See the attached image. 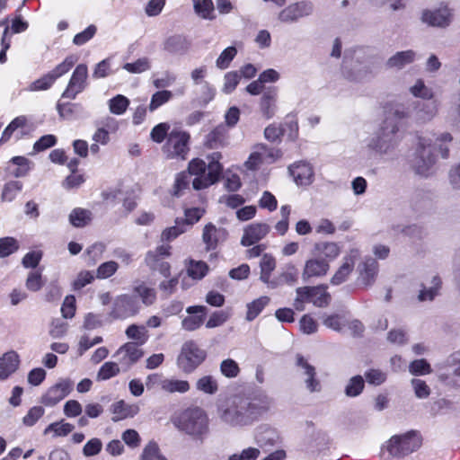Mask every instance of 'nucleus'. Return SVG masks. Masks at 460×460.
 <instances>
[{"instance_id":"obj_50","label":"nucleus","mask_w":460,"mask_h":460,"mask_svg":"<svg viewBox=\"0 0 460 460\" xmlns=\"http://www.w3.org/2000/svg\"><path fill=\"white\" fill-rule=\"evenodd\" d=\"M364 379L361 376H353L346 386L345 393L348 396L355 397L360 394L364 389Z\"/></svg>"},{"instance_id":"obj_20","label":"nucleus","mask_w":460,"mask_h":460,"mask_svg":"<svg viewBox=\"0 0 460 460\" xmlns=\"http://www.w3.org/2000/svg\"><path fill=\"white\" fill-rule=\"evenodd\" d=\"M186 312L190 315L182 320L181 326L186 331H194L203 323L207 307L204 305H192L189 306Z\"/></svg>"},{"instance_id":"obj_60","label":"nucleus","mask_w":460,"mask_h":460,"mask_svg":"<svg viewBox=\"0 0 460 460\" xmlns=\"http://www.w3.org/2000/svg\"><path fill=\"white\" fill-rule=\"evenodd\" d=\"M172 97V93L167 90L159 91L153 94L151 102L149 104V110L151 111L156 110L159 106L168 102Z\"/></svg>"},{"instance_id":"obj_12","label":"nucleus","mask_w":460,"mask_h":460,"mask_svg":"<svg viewBox=\"0 0 460 460\" xmlns=\"http://www.w3.org/2000/svg\"><path fill=\"white\" fill-rule=\"evenodd\" d=\"M73 389V384L70 380H61L50 386L42 395L40 402L47 406L52 407L66 397Z\"/></svg>"},{"instance_id":"obj_17","label":"nucleus","mask_w":460,"mask_h":460,"mask_svg":"<svg viewBox=\"0 0 460 460\" xmlns=\"http://www.w3.org/2000/svg\"><path fill=\"white\" fill-rule=\"evenodd\" d=\"M227 231L223 227H217L212 223L207 224L203 228L202 241L208 251L215 250L220 242L227 237Z\"/></svg>"},{"instance_id":"obj_64","label":"nucleus","mask_w":460,"mask_h":460,"mask_svg":"<svg viewBox=\"0 0 460 460\" xmlns=\"http://www.w3.org/2000/svg\"><path fill=\"white\" fill-rule=\"evenodd\" d=\"M260 454L261 452L258 448L248 447L243 449L239 454H233L232 456H229L228 460H256L259 457Z\"/></svg>"},{"instance_id":"obj_62","label":"nucleus","mask_w":460,"mask_h":460,"mask_svg":"<svg viewBox=\"0 0 460 460\" xmlns=\"http://www.w3.org/2000/svg\"><path fill=\"white\" fill-rule=\"evenodd\" d=\"M56 81V79L53 77V75L50 73H48L47 75H43L42 77L39 78L38 80L34 81L30 85L31 91H42L49 89L53 83Z\"/></svg>"},{"instance_id":"obj_10","label":"nucleus","mask_w":460,"mask_h":460,"mask_svg":"<svg viewBox=\"0 0 460 460\" xmlns=\"http://www.w3.org/2000/svg\"><path fill=\"white\" fill-rule=\"evenodd\" d=\"M206 357L207 353L199 347H182L177 364L181 371L190 374L205 360Z\"/></svg>"},{"instance_id":"obj_30","label":"nucleus","mask_w":460,"mask_h":460,"mask_svg":"<svg viewBox=\"0 0 460 460\" xmlns=\"http://www.w3.org/2000/svg\"><path fill=\"white\" fill-rule=\"evenodd\" d=\"M133 295L137 296V300L141 299V302L146 306L152 305L156 300V292L153 288L148 287L144 282H140L134 286Z\"/></svg>"},{"instance_id":"obj_43","label":"nucleus","mask_w":460,"mask_h":460,"mask_svg":"<svg viewBox=\"0 0 460 460\" xmlns=\"http://www.w3.org/2000/svg\"><path fill=\"white\" fill-rule=\"evenodd\" d=\"M270 298L268 296H261L247 305L246 318L249 321L253 320L261 312V310L268 305Z\"/></svg>"},{"instance_id":"obj_22","label":"nucleus","mask_w":460,"mask_h":460,"mask_svg":"<svg viewBox=\"0 0 460 460\" xmlns=\"http://www.w3.org/2000/svg\"><path fill=\"white\" fill-rule=\"evenodd\" d=\"M20 358L14 350H10L0 357V380L7 379L19 367Z\"/></svg>"},{"instance_id":"obj_56","label":"nucleus","mask_w":460,"mask_h":460,"mask_svg":"<svg viewBox=\"0 0 460 460\" xmlns=\"http://www.w3.org/2000/svg\"><path fill=\"white\" fill-rule=\"evenodd\" d=\"M241 79V75L238 71H231L224 76V86L223 92L226 93H231L238 85Z\"/></svg>"},{"instance_id":"obj_1","label":"nucleus","mask_w":460,"mask_h":460,"mask_svg":"<svg viewBox=\"0 0 460 460\" xmlns=\"http://www.w3.org/2000/svg\"><path fill=\"white\" fill-rule=\"evenodd\" d=\"M221 157L218 152L211 154L208 157L209 160L208 164L201 159H192L189 163L187 171L176 174L172 195L177 198L182 196L185 190H189L190 181L196 190L208 188L217 182L223 171V166L219 163Z\"/></svg>"},{"instance_id":"obj_18","label":"nucleus","mask_w":460,"mask_h":460,"mask_svg":"<svg viewBox=\"0 0 460 460\" xmlns=\"http://www.w3.org/2000/svg\"><path fill=\"white\" fill-rule=\"evenodd\" d=\"M288 171L297 185L307 186L313 182V167L305 162H298L288 167Z\"/></svg>"},{"instance_id":"obj_42","label":"nucleus","mask_w":460,"mask_h":460,"mask_svg":"<svg viewBox=\"0 0 460 460\" xmlns=\"http://www.w3.org/2000/svg\"><path fill=\"white\" fill-rule=\"evenodd\" d=\"M196 387L199 391L208 394H214L218 390L217 382L211 376L200 377L196 383Z\"/></svg>"},{"instance_id":"obj_52","label":"nucleus","mask_w":460,"mask_h":460,"mask_svg":"<svg viewBox=\"0 0 460 460\" xmlns=\"http://www.w3.org/2000/svg\"><path fill=\"white\" fill-rule=\"evenodd\" d=\"M409 370L414 376H423L432 372L430 365L424 358L413 360L409 366Z\"/></svg>"},{"instance_id":"obj_31","label":"nucleus","mask_w":460,"mask_h":460,"mask_svg":"<svg viewBox=\"0 0 460 460\" xmlns=\"http://www.w3.org/2000/svg\"><path fill=\"white\" fill-rule=\"evenodd\" d=\"M260 268H261L260 279L269 287L272 280V279H270L271 272L276 268L275 258L270 254L265 253L261 260Z\"/></svg>"},{"instance_id":"obj_40","label":"nucleus","mask_w":460,"mask_h":460,"mask_svg":"<svg viewBox=\"0 0 460 460\" xmlns=\"http://www.w3.org/2000/svg\"><path fill=\"white\" fill-rule=\"evenodd\" d=\"M111 412L113 414V421H119L133 416L131 413V407L126 404L122 400L116 402L111 405Z\"/></svg>"},{"instance_id":"obj_26","label":"nucleus","mask_w":460,"mask_h":460,"mask_svg":"<svg viewBox=\"0 0 460 460\" xmlns=\"http://www.w3.org/2000/svg\"><path fill=\"white\" fill-rule=\"evenodd\" d=\"M412 104L413 109L416 110V118L419 120H430L437 114V104L430 99L427 101H418Z\"/></svg>"},{"instance_id":"obj_27","label":"nucleus","mask_w":460,"mask_h":460,"mask_svg":"<svg viewBox=\"0 0 460 460\" xmlns=\"http://www.w3.org/2000/svg\"><path fill=\"white\" fill-rule=\"evenodd\" d=\"M296 365L305 369V374L307 376V379L305 380L306 387L311 392L318 391L320 383L315 378L316 373L314 367L300 354L296 356Z\"/></svg>"},{"instance_id":"obj_13","label":"nucleus","mask_w":460,"mask_h":460,"mask_svg":"<svg viewBox=\"0 0 460 460\" xmlns=\"http://www.w3.org/2000/svg\"><path fill=\"white\" fill-rule=\"evenodd\" d=\"M88 76L87 66L84 64L78 65L74 70L66 89L64 91L62 97L75 99L76 95L83 92L86 87V79Z\"/></svg>"},{"instance_id":"obj_21","label":"nucleus","mask_w":460,"mask_h":460,"mask_svg":"<svg viewBox=\"0 0 460 460\" xmlns=\"http://www.w3.org/2000/svg\"><path fill=\"white\" fill-rule=\"evenodd\" d=\"M190 47V41L186 37L175 34L168 37L163 43V49L172 55H184Z\"/></svg>"},{"instance_id":"obj_41","label":"nucleus","mask_w":460,"mask_h":460,"mask_svg":"<svg viewBox=\"0 0 460 460\" xmlns=\"http://www.w3.org/2000/svg\"><path fill=\"white\" fill-rule=\"evenodd\" d=\"M140 460H167L161 454L159 446L155 441H149L145 447Z\"/></svg>"},{"instance_id":"obj_23","label":"nucleus","mask_w":460,"mask_h":460,"mask_svg":"<svg viewBox=\"0 0 460 460\" xmlns=\"http://www.w3.org/2000/svg\"><path fill=\"white\" fill-rule=\"evenodd\" d=\"M278 98V88L275 86L268 87L264 90L260 102V108L262 114L270 119L276 111V102Z\"/></svg>"},{"instance_id":"obj_45","label":"nucleus","mask_w":460,"mask_h":460,"mask_svg":"<svg viewBox=\"0 0 460 460\" xmlns=\"http://www.w3.org/2000/svg\"><path fill=\"white\" fill-rule=\"evenodd\" d=\"M126 335L128 339L145 343L148 338V332L144 325L131 324L127 328Z\"/></svg>"},{"instance_id":"obj_9","label":"nucleus","mask_w":460,"mask_h":460,"mask_svg":"<svg viewBox=\"0 0 460 460\" xmlns=\"http://www.w3.org/2000/svg\"><path fill=\"white\" fill-rule=\"evenodd\" d=\"M140 308V303L137 296L123 294L114 300L111 316L116 319L131 317L138 314Z\"/></svg>"},{"instance_id":"obj_57","label":"nucleus","mask_w":460,"mask_h":460,"mask_svg":"<svg viewBox=\"0 0 460 460\" xmlns=\"http://www.w3.org/2000/svg\"><path fill=\"white\" fill-rule=\"evenodd\" d=\"M76 62V58L74 56L66 57V59L58 65L52 71L49 73L53 75L55 79H58V77L62 76L66 73H67L72 66Z\"/></svg>"},{"instance_id":"obj_36","label":"nucleus","mask_w":460,"mask_h":460,"mask_svg":"<svg viewBox=\"0 0 460 460\" xmlns=\"http://www.w3.org/2000/svg\"><path fill=\"white\" fill-rule=\"evenodd\" d=\"M453 137L449 133H442L438 136L435 139L433 147L434 150L438 149L443 159H447L449 156V145L451 144Z\"/></svg>"},{"instance_id":"obj_49","label":"nucleus","mask_w":460,"mask_h":460,"mask_svg":"<svg viewBox=\"0 0 460 460\" xmlns=\"http://www.w3.org/2000/svg\"><path fill=\"white\" fill-rule=\"evenodd\" d=\"M150 67V61L147 58H141L133 63H126L123 66V69L131 74H140L149 70Z\"/></svg>"},{"instance_id":"obj_59","label":"nucleus","mask_w":460,"mask_h":460,"mask_svg":"<svg viewBox=\"0 0 460 460\" xmlns=\"http://www.w3.org/2000/svg\"><path fill=\"white\" fill-rule=\"evenodd\" d=\"M220 370L225 376L229 378L237 376L240 372L238 364L230 358L222 361Z\"/></svg>"},{"instance_id":"obj_11","label":"nucleus","mask_w":460,"mask_h":460,"mask_svg":"<svg viewBox=\"0 0 460 460\" xmlns=\"http://www.w3.org/2000/svg\"><path fill=\"white\" fill-rule=\"evenodd\" d=\"M314 12V4L311 2L299 1L284 8L279 13V20L284 23H293L301 18L311 15Z\"/></svg>"},{"instance_id":"obj_29","label":"nucleus","mask_w":460,"mask_h":460,"mask_svg":"<svg viewBox=\"0 0 460 460\" xmlns=\"http://www.w3.org/2000/svg\"><path fill=\"white\" fill-rule=\"evenodd\" d=\"M297 269L294 265H288L284 271L271 280L269 288H276L284 284L293 285L297 281Z\"/></svg>"},{"instance_id":"obj_46","label":"nucleus","mask_w":460,"mask_h":460,"mask_svg":"<svg viewBox=\"0 0 460 460\" xmlns=\"http://www.w3.org/2000/svg\"><path fill=\"white\" fill-rule=\"evenodd\" d=\"M116 354H123L125 363L129 365L137 362L143 356V351L139 347H119Z\"/></svg>"},{"instance_id":"obj_33","label":"nucleus","mask_w":460,"mask_h":460,"mask_svg":"<svg viewBox=\"0 0 460 460\" xmlns=\"http://www.w3.org/2000/svg\"><path fill=\"white\" fill-rule=\"evenodd\" d=\"M196 13L206 20L215 19L214 4L212 0H193Z\"/></svg>"},{"instance_id":"obj_47","label":"nucleus","mask_w":460,"mask_h":460,"mask_svg":"<svg viewBox=\"0 0 460 460\" xmlns=\"http://www.w3.org/2000/svg\"><path fill=\"white\" fill-rule=\"evenodd\" d=\"M73 429L74 426L68 422H53L45 429L44 434L53 431L56 437H65L71 433Z\"/></svg>"},{"instance_id":"obj_48","label":"nucleus","mask_w":460,"mask_h":460,"mask_svg":"<svg viewBox=\"0 0 460 460\" xmlns=\"http://www.w3.org/2000/svg\"><path fill=\"white\" fill-rule=\"evenodd\" d=\"M237 54V49L235 47H228L225 49L219 57L216 60V66L219 69H226L229 66L231 61L234 58Z\"/></svg>"},{"instance_id":"obj_44","label":"nucleus","mask_w":460,"mask_h":460,"mask_svg":"<svg viewBox=\"0 0 460 460\" xmlns=\"http://www.w3.org/2000/svg\"><path fill=\"white\" fill-rule=\"evenodd\" d=\"M208 270V267L204 261H190L187 268L188 276L193 279H203Z\"/></svg>"},{"instance_id":"obj_63","label":"nucleus","mask_w":460,"mask_h":460,"mask_svg":"<svg viewBox=\"0 0 460 460\" xmlns=\"http://www.w3.org/2000/svg\"><path fill=\"white\" fill-rule=\"evenodd\" d=\"M366 380L368 384L380 385L386 380V375L380 369H369L365 373Z\"/></svg>"},{"instance_id":"obj_34","label":"nucleus","mask_w":460,"mask_h":460,"mask_svg":"<svg viewBox=\"0 0 460 460\" xmlns=\"http://www.w3.org/2000/svg\"><path fill=\"white\" fill-rule=\"evenodd\" d=\"M129 103V100L122 94H118L108 102L111 113L115 115H122L125 113Z\"/></svg>"},{"instance_id":"obj_55","label":"nucleus","mask_w":460,"mask_h":460,"mask_svg":"<svg viewBox=\"0 0 460 460\" xmlns=\"http://www.w3.org/2000/svg\"><path fill=\"white\" fill-rule=\"evenodd\" d=\"M45 410L41 406L31 407L26 415L22 418V423L27 427H31L44 415Z\"/></svg>"},{"instance_id":"obj_38","label":"nucleus","mask_w":460,"mask_h":460,"mask_svg":"<svg viewBox=\"0 0 460 460\" xmlns=\"http://www.w3.org/2000/svg\"><path fill=\"white\" fill-rule=\"evenodd\" d=\"M162 389L168 393H186L190 389V384L185 380L165 379L163 381Z\"/></svg>"},{"instance_id":"obj_4","label":"nucleus","mask_w":460,"mask_h":460,"mask_svg":"<svg viewBox=\"0 0 460 460\" xmlns=\"http://www.w3.org/2000/svg\"><path fill=\"white\" fill-rule=\"evenodd\" d=\"M401 140L399 126L392 118H385L377 135L369 143V147L381 155L394 153Z\"/></svg>"},{"instance_id":"obj_53","label":"nucleus","mask_w":460,"mask_h":460,"mask_svg":"<svg viewBox=\"0 0 460 460\" xmlns=\"http://www.w3.org/2000/svg\"><path fill=\"white\" fill-rule=\"evenodd\" d=\"M19 248L17 241L13 237H4L0 239V258H4Z\"/></svg>"},{"instance_id":"obj_16","label":"nucleus","mask_w":460,"mask_h":460,"mask_svg":"<svg viewBox=\"0 0 460 460\" xmlns=\"http://www.w3.org/2000/svg\"><path fill=\"white\" fill-rule=\"evenodd\" d=\"M329 270L330 263L327 261L315 256L305 261L302 272V279L304 281H308L312 278L324 277Z\"/></svg>"},{"instance_id":"obj_2","label":"nucleus","mask_w":460,"mask_h":460,"mask_svg":"<svg viewBox=\"0 0 460 460\" xmlns=\"http://www.w3.org/2000/svg\"><path fill=\"white\" fill-rule=\"evenodd\" d=\"M269 409L270 400L266 396L234 398L218 407V414L224 422L231 426H246L257 420Z\"/></svg>"},{"instance_id":"obj_54","label":"nucleus","mask_w":460,"mask_h":460,"mask_svg":"<svg viewBox=\"0 0 460 460\" xmlns=\"http://www.w3.org/2000/svg\"><path fill=\"white\" fill-rule=\"evenodd\" d=\"M323 324L336 332L345 333V320L338 314H332L324 317Z\"/></svg>"},{"instance_id":"obj_32","label":"nucleus","mask_w":460,"mask_h":460,"mask_svg":"<svg viewBox=\"0 0 460 460\" xmlns=\"http://www.w3.org/2000/svg\"><path fill=\"white\" fill-rule=\"evenodd\" d=\"M92 212L81 208H74L69 215V222L75 227L85 226L92 221Z\"/></svg>"},{"instance_id":"obj_8","label":"nucleus","mask_w":460,"mask_h":460,"mask_svg":"<svg viewBox=\"0 0 460 460\" xmlns=\"http://www.w3.org/2000/svg\"><path fill=\"white\" fill-rule=\"evenodd\" d=\"M325 285H319L315 287H301L297 288L296 303H313L317 307H324L330 304L331 296L326 291Z\"/></svg>"},{"instance_id":"obj_15","label":"nucleus","mask_w":460,"mask_h":460,"mask_svg":"<svg viewBox=\"0 0 460 460\" xmlns=\"http://www.w3.org/2000/svg\"><path fill=\"white\" fill-rule=\"evenodd\" d=\"M359 256V252L358 249H351L346 256L342 259V264L339 267V269L335 271L333 276L332 277L330 282L333 286H339L344 283L350 273L354 270L355 261Z\"/></svg>"},{"instance_id":"obj_3","label":"nucleus","mask_w":460,"mask_h":460,"mask_svg":"<svg viewBox=\"0 0 460 460\" xmlns=\"http://www.w3.org/2000/svg\"><path fill=\"white\" fill-rule=\"evenodd\" d=\"M172 422L179 430L202 442L209 434V419L204 409L190 406L176 412Z\"/></svg>"},{"instance_id":"obj_25","label":"nucleus","mask_w":460,"mask_h":460,"mask_svg":"<svg viewBox=\"0 0 460 460\" xmlns=\"http://www.w3.org/2000/svg\"><path fill=\"white\" fill-rule=\"evenodd\" d=\"M314 254L328 262L336 259L341 253V248L334 242H321L314 244Z\"/></svg>"},{"instance_id":"obj_24","label":"nucleus","mask_w":460,"mask_h":460,"mask_svg":"<svg viewBox=\"0 0 460 460\" xmlns=\"http://www.w3.org/2000/svg\"><path fill=\"white\" fill-rule=\"evenodd\" d=\"M415 58L416 52L411 49L399 51L387 59L385 66L389 69L401 70L406 66L413 63Z\"/></svg>"},{"instance_id":"obj_7","label":"nucleus","mask_w":460,"mask_h":460,"mask_svg":"<svg viewBox=\"0 0 460 460\" xmlns=\"http://www.w3.org/2000/svg\"><path fill=\"white\" fill-rule=\"evenodd\" d=\"M190 135L187 132L172 129L164 146V151L168 158L186 159L189 148Z\"/></svg>"},{"instance_id":"obj_39","label":"nucleus","mask_w":460,"mask_h":460,"mask_svg":"<svg viewBox=\"0 0 460 460\" xmlns=\"http://www.w3.org/2000/svg\"><path fill=\"white\" fill-rule=\"evenodd\" d=\"M22 183L19 181H11L4 184L1 195L3 201H12L22 190Z\"/></svg>"},{"instance_id":"obj_37","label":"nucleus","mask_w":460,"mask_h":460,"mask_svg":"<svg viewBox=\"0 0 460 460\" xmlns=\"http://www.w3.org/2000/svg\"><path fill=\"white\" fill-rule=\"evenodd\" d=\"M441 287V281L438 277H434L432 279V286L429 288L423 287L418 295L420 302L432 301L438 296V290Z\"/></svg>"},{"instance_id":"obj_28","label":"nucleus","mask_w":460,"mask_h":460,"mask_svg":"<svg viewBox=\"0 0 460 460\" xmlns=\"http://www.w3.org/2000/svg\"><path fill=\"white\" fill-rule=\"evenodd\" d=\"M377 261L371 257L367 258L361 264L358 265L360 278L362 279L364 284H372L377 273Z\"/></svg>"},{"instance_id":"obj_19","label":"nucleus","mask_w":460,"mask_h":460,"mask_svg":"<svg viewBox=\"0 0 460 460\" xmlns=\"http://www.w3.org/2000/svg\"><path fill=\"white\" fill-rule=\"evenodd\" d=\"M451 12L447 7H442L434 11L425 10L421 15V21L430 26L446 27L451 22Z\"/></svg>"},{"instance_id":"obj_5","label":"nucleus","mask_w":460,"mask_h":460,"mask_svg":"<svg viewBox=\"0 0 460 460\" xmlns=\"http://www.w3.org/2000/svg\"><path fill=\"white\" fill-rule=\"evenodd\" d=\"M422 445V437L417 430L394 435L386 442V451L392 457L402 458L417 451Z\"/></svg>"},{"instance_id":"obj_14","label":"nucleus","mask_w":460,"mask_h":460,"mask_svg":"<svg viewBox=\"0 0 460 460\" xmlns=\"http://www.w3.org/2000/svg\"><path fill=\"white\" fill-rule=\"evenodd\" d=\"M270 231L267 223L256 222L246 226L241 238V244L244 247L253 245L262 240Z\"/></svg>"},{"instance_id":"obj_6","label":"nucleus","mask_w":460,"mask_h":460,"mask_svg":"<svg viewBox=\"0 0 460 460\" xmlns=\"http://www.w3.org/2000/svg\"><path fill=\"white\" fill-rule=\"evenodd\" d=\"M432 140L425 137H420L414 156L411 160V167L416 174L429 177L433 173L436 164V156L433 154Z\"/></svg>"},{"instance_id":"obj_51","label":"nucleus","mask_w":460,"mask_h":460,"mask_svg":"<svg viewBox=\"0 0 460 460\" xmlns=\"http://www.w3.org/2000/svg\"><path fill=\"white\" fill-rule=\"evenodd\" d=\"M119 373V367L115 362H105L97 373V380H108Z\"/></svg>"},{"instance_id":"obj_61","label":"nucleus","mask_w":460,"mask_h":460,"mask_svg":"<svg viewBox=\"0 0 460 460\" xmlns=\"http://www.w3.org/2000/svg\"><path fill=\"white\" fill-rule=\"evenodd\" d=\"M184 232V224H180L179 220H176V226L164 229L162 233L161 238L162 241L170 242Z\"/></svg>"},{"instance_id":"obj_35","label":"nucleus","mask_w":460,"mask_h":460,"mask_svg":"<svg viewBox=\"0 0 460 460\" xmlns=\"http://www.w3.org/2000/svg\"><path fill=\"white\" fill-rule=\"evenodd\" d=\"M226 137V126L219 125L207 136V144L211 148H217L224 144Z\"/></svg>"},{"instance_id":"obj_58","label":"nucleus","mask_w":460,"mask_h":460,"mask_svg":"<svg viewBox=\"0 0 460 460\" xmlns=\"http://www.w3.org/2000/svg\"><path fill=\"white\" fill-rule=\"evenodd\" d=\"M118 268L119 264L114 261L103 262L98 267L96 277L98 279L110 278L118 270Z\"/></svg>"}]
</instances>
